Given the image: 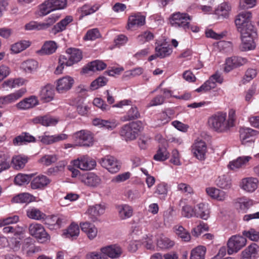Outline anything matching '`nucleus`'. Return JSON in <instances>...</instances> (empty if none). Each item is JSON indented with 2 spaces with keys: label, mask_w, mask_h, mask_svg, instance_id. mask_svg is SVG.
I'll list each match as a JSON object with an SVG mask.
<instances>
[{
  "label": "nucleus",
  "mask_w": 259,
  "mask_h": 259,
  "mask_svg": "<svg viewBox=\"0 0 259 259\" xmlns=\"http://www.w3.org/2000/svg\"><path fill=\"white\" fill-rule=\"evenodd\" d=\"M107 79L104 77H99L94 80L90 85V89L92 90H95L100 87H103L106 84Z\"/></svg>",
  "instance_id": "nucleus-59"
},
{
  "label": "nucleus",
  "mask_w": 259,
  "mask_h": 259,
  "mask_svg": "<svg viewBox=\"0 0 259 259\" xmlns=\"http://www.w3.org/2000/svg\"><path fill=\"white\" fill-rule=\"evenodd\" d=\"M58 160V156L56 154H48L42 156L39 162L43 165L48 166L55 163Z\"/></svg>",
  "instance_id": "nucleus-53"
},
{
  "label": "nucleus",
  "mask_w": 259,
  "mask_h": 259,
  "mask_svg": "<svg viewBox=\"0 0 259 259\" xmlns=\"http://www.w3.org/2000/svg\"><path fill=\"white\" fill-rule=\"evenodd\" d=\"M209 127L217 133H222L229 131L230 128L227 122V113L218 112L210 116L207 120Z\"/></svg>",
  "instance_id": "nucleus-2"
},
{
  "label": "nucleus",
  "mask_w": 259,
  "mask_h": 259,
  "mask_svg": "<svg viewBox=\"0 0 259 259\" xmlns=\"http://www.w3.org/2000/svg\"><path fill=\"white\" fill-rule=\"evenodd\" d=\"M140 117V113L137 107L133 106L127 112L126 115L123 118V121H129Z\"/></svg>",
  "instance_id": "nucleus-48"
},
{
  "label": "nucleus",
  "mask_w": 259,
  "mask_h": 259,
  "mask_svg": "<svg viewBox=\"0 0 259 259\" xmlns=\"http://www.w3.org/2000/svg\"><path fill=\"white\" fill-rule=\"evenodd\" d=\"M38 104L37 98L33 96L26 98L16 104L17 108L21 110H27L35 107Z\"/></svg>",
  "instance_id": "nucleus-27"
},
{
  "label": "nucleus",
  "mask_w": 259,
  "mask_h": 259,
  "mask_svg": "<svg viewBox=\"0 0 259 259\" xmlns=\"http://www.w3.org/2000/svg\"><path fill=\"white\" fill-rule=\"evenodd\" d=\"M107 65L102 61L95 60L89 63L87 66L83 69V72L88 73L89 71L93 72L103 70L106 68Z\"/></svg>",
  "instance_id": "nucleus-38"
},
{
  "label": "nucleus",
  "mask_w": 259,
  "mask_h": 259,
  "mask_svg": "<svg viewBox=\"0 0 259 259\" xmlns=\"http://www.w3.org/2000/svg\"><path fill=\"white\" fill-rule=\"evenodd\" d=\"M106 205L104 203L97 204L89 206L85 212L89 218L93 222L97 221L98 218L105 212Z\"/></svg>",
  "instance_id": "nucleus-15"
},
{
  "label": "nucleus",
  "mask_w": 259,
  "mask_h": 259,
  "mask_svg": "<svg viewBox=\"0 0 259 259\" xmlns=\"http://www.w3.org/2000/svg\"><path fill=\"white\" fill-rule=\"evenodd\" d=\"M231 11V6L227 3L221 4L216 9L215 14L219 18H226L228 17L230 11Z\"/></svg>",
  "instance_id": "nucleus-42"
},
{
  "label": "nucleus",
  "mask_w": 259,
  "mask_h": 259,
  "mask_svg": "<svg viewBox=\"0 0 259 259\" xmlns=\"http://www.w3.org/2000/svg\"><path fill=\"white\" fill-rule=\"evenodd\" d=\"M246 244V239L240 235L231 236L227 242L228 253L232 254L237 252Z\"/></svg>",
  "instance_id": "nucleus-9"
},
{
  "label": "nucleus",
  "mask_w": 259,
  "mask_h": 259,
  "mask_svg": "<svg viewBox=\"0 0 259 259\" xmlns=\"http://www.w3.org/2000/svg\"><path fill=\"white\" fill-rule=\"evenodd\" d=\"M33 199L34 197L32 195L28 193H23L14 197L12 201L15 203H28L32 202Z\"/></svg>",
  "instance_id": "nucleus-43"
},
{
  "label": "nucleus",
  "mask_w": 259,
  "mask_h": 259,
  "mask_svg": "<svg viewBox=\"0 0 259 259\" xmlns=\"http://www.w3.org/2000/svg\"><path fill=\"white\" fill-rule=\"evenodd\" d=\"M100 251L102 253L112 258L119 257L122 253L121 248L116 245L102 247Z\"/></svg>",
  "instance_id": "nucleus-23"
},
{
  "label": "nucleus",
  "mask_w": 259,
  "mask_h": 259,
  "mask_svg": "<svg viewBox=\"0 0 259 259\" xmlns=\"http://www.w3.org/2000/svg\"><path fill=\"white\" fill-rule=\"evenodd\" d=\"M101 164L110 172L114 174L118 172L121 167L120 163L115 157L107 156L101 160Z\"/></svg>",
  "instance_id": "nucleus-13"
},
{
  "label": "nucleus",
  "mask_w": 259,
  "mask_h": 259,
  "mask_svg": "<svg viewBox=\"0 0 259 259\" xmlns=\"http://www.w3.org/2000/svg\"><path fill=\"white\" fill-rule=\"evenodd\" d=\"M38 65L37 61L30 59L24 61L22 63L21 67L26 72L31 73L36 70Z\"/></svg>",
  "instance_id": "nucleus-46"
},
{
  "label": "nucleus",
  "mask_w": 259,
  "mask_h": 259,
  "mask_svg": "<svg viewBox=\"0 0 259 259\" xmlns=\"http://www.w3.org/2000/svg\"><path fill=\"white\" fill-rule=\"evenodd\" d=\"M258 182L256 178H246L242 180L240 186L245 191L251 193L257 189Z\"/></svg>",
  "instance_id": "nucleus-22"
},
{
  "label": "nucleus",
  "mask_w": 259,
  "mask_h": 259,
  "mask_svg": "<svg viewBox=\"0 0 259 259\" xmlns=\"http://www.w3.org/2000/svg\"><path fill=\"white\" fill-rule=\"evenodd\" d=\"M71 163L75 167L82 170H90L94 169L96 165V161L88 155H82L77 159L74 160Z\"/></svg>",
  "instance_id": "nucleus-10"
},
{
  "label": "nucleus",
  "mask_w": 259,
  "mask_h": 259,
  "mask_svg": "<svg viewBox=\"0 0 259 259\" xmlns=\"http://www.w3.org/2000/svg\"><path fill=\"white\" fill-rule=\"evenodd\" d=\"M59 18V16L52 15L48 17L44 22H40L42 30L46 29L55 23Z\"/></svg>",
  "instance_id": "nucleus-58"
},
{
  "label": "nucleus",
  "mask_w": 259,
  "mask_h": 259,
  "mask_svg": "<svg viewBox=\"0 0 259 259\" xmlns=\"http://www.w3.org/2000/svg\"><path fill=\"white\" fill-rule=\"evenodd\" d=\"M81 230L85 233L90 240L94 239L97 235L98 230L95 226L89 222H84L80 224Z\"/></svg>",
  "instance_id": "nucleus-25"
},
{
  "label": "nucleus",
  "mask_w": 259,
  "mask_h": 259,
  "mask_svg": "<svg viewBox=\"0 0 259 259\" xmlns=\"http://www.w3.org/2000/svg\"><path fill=\"white\" fill-rule=\"evenodd\" d=\"M79 227L77 224L72 223L68 228L64 231L63 236L66 238L76 239L79 234Z\"/></svg>",
  "instance_id": "nucleus-39"
},
{
  "label": "nucleus",
  "mask_w": 259,
  "mask_h": 259,
  "mask_svg": "<svg viewBox=\"0 0 259 259\" xmlns=\"http://www.w3.org/2000/svg\"><path fill=\"white\" fill-rule=\"evenodd\" d=\"M73 138L79 146L89 147L93 144V136L89 131L81 130L77 132L73 135Z\"/></svg>",
  "instance_id": "nucleus-12"
},
{
  "label": "nucleus",
  "mask_w": 259,
  "mask_h": 259,
  "mask_svg": "<svg viewBox=\"0 0 259 259\" xmlns=\"http://www.w3.org/2000/svg\"><path fill=\"white\" fill-rule=\"evenodd\" d=\"M31 177L29 176L19 174L15 177L14 181L16 185L21 186L28 183Z\"/></svg>",
  "instance_id": "nucleus-56"
},
{
  "label": "nucleus",
  "mask_w": 259,
  "mask_h": 259,
  "mask_svg": "<svg viewBox=\"0 0 259 259\" xmlns=\"http://www.w3.org/2000/svg\"><path fill=\"white\" fill-rule=\"evenodd\" d=\"M9 157L4 151H0V173L10 167Z\"/></svg>",
  "instance_id": "nucleus-51"
},
{
  "label": "nucleus",
  "mask_w": 259,
  "mask_h": 259,
  "mask_svg": "<svg viewBox=\"0 0 259 259\" xmlns=\"http://www.w3.org/2000/svg\"><path fill=\"white\" fill-rule=\"evenodd\" d=\"M169 157V152L165 147L159 148L154 155L153 158L158 161H163Z\"/></svg>",
  "instance_id": "nucleus-50"
},
{
  "label": "nucleus",
  "mask_w": 259,
  "mask_h": 259,
  "mask_svg": "<svg viewBox=\"0 0 259 259\" xmlns=\"http://www.w3.org/2000/svg\"><path fill=\"white\" fill-rule=\"evenodd\" d=\"M52 221L55 222V224H53L57 228H60L66 224L67 222V218L64 215L54 216L52 218Z\"/></svg>",
  "instance_id": "nucleus-64"
},
{
  "label": "nucleus",
  "mask_w": 259,
  "mask_h": 259,
  "mask_svg": "<svg viewBox=\"0 0 259 259\" xmlns=\"http://www.w3.org/2000/svg\"><path fill=\"white\" fill-rule=\"evenodd\" d=\"M216 182L217 185L222 189H229L232 186L231 180L227 176L223 175L219 177Z\"/></svg>",
  "instance_id": "nucleus-44"
},
{
  "label": "nucleus",
  "mask_w": 259,
  "mask_h": 259,
  "mask_svg": "<svg viewBox=\"0 0 259 259\" xmlns=\"http://www.w3.org/2000/svg\"><path fill=\"white\" fill-rule=\"evenodd\" d=\"M50 183L48 177L44 175H39L35 177L31 182V187L33 189H42Z\"/></svg>",
  "instance_id": "nucleus-28"
},
{
  "label": "nucleus",
  "mask_w": 259,
  "mask_h": 259,
  "mask_svg": "<svg viewBox=\"0 0 259 259\" xmlns=\"http://www.w3.org/2000/svg\"><path fill=\"white\" fill-rule=\"evenodd\" d=\"M192 19V17L187 13L176 12L171 15L169 23L174 27L182 28L187 31L190 28V22Z\"/></svg>",
  "instance_id": "nucleus-3"
},
{
  "label": "nucleus",
  "mask_w": 259,
  "mask_h": 259,
  "mask_svg": "<svg viewBox=\"0 0 259 259\" xmlns=\"http://www.w3.org/2000/svg\"><path fill=\"white\" fill-rule=\"evenodd\" d=\"M26 89H21L13 93L3 97L4 104L8 105L16 102L26 93Z\"/></svg>",
  "instance_id": "nucleus-36"
},
{
  "label": "nucleus",
  "mask_w": 259,
  "mask_h": 259,
  "mask_svg": "<svg viewBox=\"0 0 259 259\" xmlns=\"http://www.w3.org/2000/svg\"><path fill=\"white\" fill-rule=\"evenodd\" d=\"M27 161V157L22 155L15 156L12 159V164L16 169H20L23 168Z\"/></svg>",
  "instance_id": "nucleus-41"
},
{
  "label": "nucleus",
  "mask_w": 259,
  "mask_h": 259,
  "mask_svg": "<svg viewBox=\"0 0 259 259\" xmlns=\"http://www.w3.org/2000/svg\"><path fill=\"white\" fill-rule=\"evenodd\" d=\"M205 252V247L198 246L191 251L190 259H204Z\"/></svg>",
  "instance_id": "nucleus-45"
},
{
  "label": "nucleus",
  "mask_w": 259,
  "mask_h": 259,
  "mask_svg": "<svg viewBox=\"0 0 259 259\" xmlns=\"http://www.w3.org/2000/svg\"><path fill=\"white\" fill-rule=\"evenodd\" d=\"M28 231L30 235L41 243L47 242L50 239V236L41 224L37 223H32L29 226Z\"/></svg>",
  "instance_id": "nucleus-7"
},
{
  "label": "nucleus",
  "mask_w": 259,
  "mask_h": 259,
  "mask_svg": "<svg viewBox=\"0 0 259 259\" xmlns=\"http://www.w3.org/2000/svg\"><path fill=\"white\" fill-rule=\"evenodd\" d=\"M216 84L211 82L208 79L204 83H203L199 88L195 90L198 93H205L215 88Z\"/></svg>",
  "instance_id": "nucleus-54"
},
{
  "label": "nucleus",
  "mask_w": 259,
  "mask_h": 259,
  "mask_svg": "<svg viewBox=\"0 0 259 259\" xmlns=\"http://www.w3.org/2000/svg\"><path fill=\"white\" fill-rule=\"evenodd\" d=\"M74 83V78L70 76L66 75L56 81V90L58 93L64 94L69 91Z\"/></svg>",
  "instance_id": "nucleus-11"
},
{
  "label": "nucleus",
  "mask_w": 259,
  "mask_h": 259,
  "mask_svg": "<svg viewBox=\"0 0 259 259\" xmlns=\"http://www.w3.org/2000/svg\"><path fill=\"white\" fill-rule=\"evenodd\" d=\"M57 48L58 45L56 42L52 40L47 41L37 53L41 55H49L54 53Z\"/></svg>",
  "instance_id": "nucleus-29"
},
{
  "label": "nucleus",
  "mask_w": 259,
  "mask_h": 259,
  "mask_svg": "<svg viewBox=\"0 0 259 259\" xmlns=\"http://www.w3.org/2000/svg\"><path fill=\"white\" fill-rule=\"evenodd\" d=\"M252 18V14L250 12H242L239 13L235 19V24L237 30L239 32L242 30L247 31V28L249 26L252 27L254 29V26L251 23Z\"/></svg>",
  "instance_id": "nucleus-8"
},
{
  "label": "nucleus",
  "mask_w": 259,
  "mask_h": 259,
  "mask_svg": "<svg viewBox=\"0 0 259 259\" xmlns=\"http://www.w3.org/2000/svg\"><path fill=\"white\" fill-rule=\"evenodd\" d=\"M100 33L97 28H94L88 30L84 37L85 40H95L100 37Z\"/></svg>",
  "instance_id": "nucleus-60"
},
{
  "label": "nucleus",
  "mask_w": 259,
  "mask_h": 259,
  "mask_svg": "<svg viewBox=\"0 0 259 259\" xmlns=\"http://www.w3.org/2000/svg\"><path fill=\"white\" fill-rule=\"evenodd\" d=\"M192 152L198 159L204 160L207 152V147L205 142L201 140H196L192 147Z\"/></svg>",
  "instance_id": "nucleus-16"
},
{
  "label": "nucleus",
  "mask_w": 259,
  "mask_h": 259,
  "mask_svg": "<svg viewBox=\"0 0 259 259\" xmlns=\"http://www.w3.org/2000/svg\"><path fill=\"white\" fill-rule=\"evenodd\" d=\"M155 193L159 195L161 198H164L167 194V188L166 184L161 183L156 187Z\"/></svg>",
  "instance_id": "nucleus-57"
},
{
  "label": "nucleus",
  "mask_w": 259,
  "mask_h": 259,
  "mask_svg": "<svg viewBox=\"0 0 259 259\" xmlns=\"http://www.w3.org/2000/svg\"><path fill=\"white\" fill-rule=\"evenodd\" d=\"M251 159V157L249 156L239 157L236 160L230 161L228 167L230 169L235 170L245 165Z\"/></svg>",
  "instance_id": "nucleus-32"
},
{
  "label": "nucleus",
  "mask_w": 259,
  "mask_h": 259,
  "mask_svg": "<svg viewBox=\"0 0 259 259\" xmlns=\"http://www.w3.org/2000/svg\"><path fill=\"white\" fill-rule=\"evenodd\" d=\"M67 0H46L39 7V15L44 16L52 11L66 8Z\"/></svg>",
  "instance_id": "nucleus-5"
},
{
  "label": "nucleus",
  "mask_w": 259,
  "mask_h": 259,
  "mask_svg": "<svg viewBox=\"0 0 259 259\" xmlns=\"http://www.w3.org/2000/svg\"><path fill=\"white\" fill-rule=\"evenodd\" d=\"M240 138L243 144L252 140V138L255 136L257 132L248 127H241L239 131Z\"/></svg>",
  "instance_id": "nucleus-30"
},
{
  "label": "nucleus",
  "mask_w": 259,
  "mask_h": 259,
  "mask_svg": "<svg viewBox=\"0 0 259 259\" xmlns=\"http://www.w3.org/2000/svg\"><path fill=\"white\" fill-rule=\"evenodd\" d=\"M238 204L240 209L245 211L253 205V201L247 198H242L239 199Z\"/></svg>",
  "instance_id": "nucleus-62"
},
{
  "label": "nucleus",
  "mask_w": 259,
  "mask_h": 259,
  "mask_svg": "<svg viewBox=\"0 0 259 259\" xmlns=\"http://www.w3.org/2000/svg\"><path fill=\"white\" fill-rule=\"evenodd\" d=\"M258 246L252 243L241 252V259H256Z\"/></svg>",
  "instance_id": "nucleus-26"
},
{
  "label": "nucleus",
  "mask_w": 259,
  "mask_h": 259,
  "mask_svg": "<svg viewBox=\"0 0 259 259\" xmlns=\"http://www.w3.org/2000/svg\"><path fill=\"white\" fill-rule=\"evenodd\" d=\"M247 59L239 56H233L226 60L224 71L228 73L233 69L244 65L247 63Z\"/></svg>",
  "instance_id": "nucleus-14"
},
{
  "label": "nucleus",
  "mask_w": 259,
  "mask_h": 259,
  "mask_svg": "<svg viewBox=\"0 0 259 259\" xmlns=\"http://www.w3.org/2000/svg\"><path fill=\"white\" fill-rule=\"evenodd\" d=\"M145 19V16L140 14L130 16L128 19V23L126 26L127 29L133 30L143 26L146 22Z\"/></svg>",
  "instance_id": "nucleus-18"
},
{
  "label": "nucleus",
  "mask_w": 259,
  "mask_h": 259,
  "mask_svg": "<svg viewBox=\"0 0 259 259\" xmlns=\"http://www.w3.org/2000/svg\"><path fill=\"white\" fill-rule=\"evenodd\" d=\"M73 21V18L70 16H67L65 18L55 24L52 29V33L56 34L62 32L66 29L67 26Z\"/></svg>",
  "instance_id": "nucleus-33"
},
{
  "label": "nucleus",
  "mask_w": 259,
  "mask_h": 259,
  "mask_svg": "<svg viewBox=\"0 0 259 259\" xmlns=\"http://www.w3.org/2000/svg\"><path fill=\"white\" fill-rule=\"evenodd\" d=\"M100 6L99 5H94L90 6L84 5L80 8L81 17L92 14L99 10Z\"/></svg>",
  "instance_id": "nucleus-52"
},
{
  "label": "nucleus",
  "mask_w": 259,
  "mask_h": 259,
  "mask_svg": "<svg viewBox=\"0 0 259 259\" xmlns=\"http://www.w3.org/2000/svg\"><path fill=\"white\" fill-rule=\"evenodd\" d=\"M175 244L174 241L164 235H161L157 240V246L161 249H169Z\"/></svg>",
  "instance_id": "nucleus-40"
},
{
  "label": "nucleus",
  "mask_w": 259,
  "mask_h": 259,
  "mask_svg": "<svg viewBox=\"0 0 259 259\" xmlns=\"http://www.w3.org/2000/svg\"><path fill=\"white\" fill-rule=\"evenodd\" d=\"M142 129V122L140 121L132 122L124 125L121 128L120 134L125 140L132 141L136 139Z\"/></svg>",
  "instance_id": "nucleus-4"
},
{
  "label": "nucleus",
  "mask_w": 259,
  "mask_h": 259,
  "mask_svg": "<svg viewBox=\"0 0 259 259\" xmlns=\"http://www.w3.org/2000/svg\"><path fill=\"white\" fill-rule=\"evenodd\" d=\"M67 137V135L65 134L50 136L47 135L46 133H45L44 135L38 137V139L39 141L44 144L50 145L64 140L66 139Z\"/></svg>",
  "instance_id": "nucleus-21"
},
{
  "label": "nucleus",
  "mask_w": 259,
  "mask_h": 259,
  "mask_svg": "<svg viewBox=\"0 0 259 259\" xmlns=\"http://www.w3.org/2000/svg\"><path fill=\"white\" fill-rule=\"evenodd\" d=\"M65 53L66 56H59L58 65L54 71L55 74H61L65 66H71L79 62L82 58V52L77 48H68L66 50Z\"/></svg>",
  "instance_id": "nucleus-1"
},
{
  "label": "nucleus",
  "mask_w": 259,
  "mask_h": 259,
  "mask_svg": "<svg viewBox=\"0 0 259 259\" xmlns=\"http://www.w3.org/2000/svg\"><path fill=\"white\" fill-rule=\"evenodd\" d=\"M175 231L176 234L184 241L187 242L190 241L191 236L188 231H187L182 226H176Z\"/></svg>",
  "instance_id": "nucleus-47"
},
{
  "label": "nucleus",
  "mask_w": 259,
  "mask_h": 259,
  "mask_svg": "<svg viewBox=\"0 0 259 259\" xmlns=\"http://www.w3.org/2000/svg\"><path fill=\"white\" fill-rule=\"evenodd\" d=\"M92 122L95 126L109 131L114 130L118 125V122L115 119L104 120L101 118H95Z\"/></svg>",
  "instance_id": "nucleus-20"
},
{
  "label": "nucleus",
  "mask_w": 259,
  "mask_h": 259,
  "mask_svg": "<svg viewBox=\"0 0 259 259\" xmlns=\"http://www.w3.org/2000/svg\"><path fill=\"white\" fill-rule=\"evenodd\" d=\"M55 92L54 87L52 84H47L42 87L40 98L45 102H49L52 101L54 98Z\"/></svg>",
  "instance_id": "nucleus-24"
},
{
  "label": "nucleus",
  "mask_w": 259,
  "mask_h": 259,
  "mask_svg": "<svg viewBox=\"0 0 259 259\" xmlns=\"http://www.w3.org/2000/svg\"><path fill=\"white\" fill-rule=\"evenodd\" d=\"M119 217L122 220H125L131 217L133 213L132 207L127 204H122L116 206Z\"/></svg>",
  "instance_id": "nucleus-31"
},
{
  "label": "nucleus",
  "mask_w": 259,
  "mask_h": 259,
  "mask_svg": "<svg viewBox=\"0 0 259 259\" xmlns=\"http://www.w3.org/2000/svg\"><path fill=\"white\" fill-rule=\"evenodd\" d=\"M247 31L242 30L240 32L241 34V44L240 49L242 51H248L254 50L256 44L254 40V36L256 33L252 27L249 26Z\"/></svg>",
  "instance_id": "nucleus-6"
},
{
  "label": "nucleus",
  "mask_w": 259,
  "mask_h": 259,
  "mask_svg": "<svg viewBox=\"0 0 259 259\" xmlns=\"http://www.w3.org/2000/svg\"><path fill=\"white\" fill-rule=\"evenodd\" d=\"M34 124H40L45 126L55 125L58 122L57 118L50 115L38 116L31 119Z\"/></svg>",
  "instance_id": "nucleus-19"
},
{
  "label": "nucleus",
  "mask_w": 259,
  "mask_h": 259,
  "mask_svg": "<svg viewBox=\"0 0 259 259\" xmlns=\"http://www.w3.org/2000/svg\"><path fill=\"white\" fill-rule=\"evenodd\" d=\"M19 217L16 215L10 216L5 219L0 220V227L11 224L16 223L19 221Z\"/></svg>",
  "instance_id": "nucleus-61"
},
{
  "label": "nucleus",
  "mask_w": 259,
  "mask_h": 259,
  "mask_svg": "<svg viewBox=\"0 0 259 259\" xmlns=\"http://www.w3.org/2000/svg\"><path fill=\"white\" fill-rule=\"evenodd\" d=\"M243 235L251 241H257L259 240V232L254 229H250L248 231H244L243 232Z\"/></svg>",
  "instance_id": "nucleus-63"
},
{
  "label": "nucleus",
  "mask_w": 259,
  "mask_h": 259,
  "mask_svg": "<svg viewBox=\"0 0 259 259\" xmlns=\"http://www.w3.org/2000/svg\"><path fill=\"white\" fill-rule=\"evenodd\" d=\"M27 217L32 220L40 221L46 218V215L39 209L34 207H30L26 211Z\"/></svg>",
  "instance_id": "nucleus-37"
},
{
  "label": "nucleus",
  "mask_w": 259,
  "mask_h": 259,
  "mask_svg": "<svg viewBox=\"0 0 259 259\" xmlns=\"http://www.w3.org/2000/svg\"><path fill=\"white\" fill-rule=\"evenodd\" d=\"M29 46V41H21L12 45L11 50L13 53L18 54L27 48Z\"/></svg>",
  "instance_id": "nucleus-49"
},
{
  "label": "nucleus",
  "mask_w": 259,
  "mask_h": 259,
  "mask_svg": "<svg viewBox=\"0 0 259 259\" xmlns=\"http://www.w3.org/2000/svg\"><path fill=\"white\" fill-rule=\"evenodd\" d=\"M79 181L85 185L90 187L98 186L101 180L97 175L93 172H89L79 176Z\"/></svg>",
  "instance_id": "nucleus-17"
},
{
  "label": "nucleus",
  "mask_w": 259,
  "mask_h": 259,
  "mask_svg": "<svg viewBox=\"0 0 259 259\" xmlns=\"http://www.w3.org/2000/svg\"><path fill=\"white\" fill-rule=\"evenodd\" d=\"M257 74V70L253 68H248L245 73L242 79L243 83H246L255 78Z\"/></svg>",
  "instance_id": "nucleus-55"
},
{
  "label": "nucleus",
  "mask_w": 259,
  "mask_h": 259,
  "mask_svg": "<svg viewBox=\"0 0 259 259\" xmlns=\"http://www.w3.org/2000/svg\"><path fill=\"white\" fill-rule=\"evenodd\" d=\"M155 44V53L159 58H164L169 56L172 53L171 48L166 44H159L156 42Z\"/></svg>",
  "instance_id": "nucleus-34"
},
{
  "label": "nucleus",
  "mask_w": 259,
  "mask_h": 259,
  "mask_svg": "<svg viewBox=\"0 0 259 259\" xmlns=\"http://www.w3.org/2000/svg\"><path fill=\"white\" fill-rule=\"evenodd\" d=\"M209 209L208 204L199 203L195 210V217L206 220L209 217Z\"/></svg>",
  "instance_id": "nucleus-35"
}]
</instances>
